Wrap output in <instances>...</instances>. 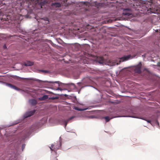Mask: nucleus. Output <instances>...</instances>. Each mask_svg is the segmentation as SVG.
Segmentation results:
<instances>
[{
  "label": "nucleus",
  "mask_w": 160,
  "mask_h": 160,
  "mask_svg": "<svg viewBox=\"0 0 160 160\" xmlns=\"http://www.w3.org/2000/svg\"><path fill=\"white\" fill-rule=\"evenodd\" d=\"M142 66V64L141 62H139L137 65L134 66L133 69L135 72L140 73L141 72V68Z\"/></svg>",
  "instance_id": "f257e3e1"
},
{
  "label": "nucleus",
  "mask_w": 160,
  "mask_h": 160,
  "mask_svg": "<svg viewBox=\"0 0 160 160\" xmlns=\"http://www.w3.org/2000/svg\"><path fill=\"white\" fill-rule=\"evenodd\" d=\"M96 61L100 64H103L104 62V60L102 57H98L96 58Z\"/></svg>",
  "instance_id": "f03ea898"
},
{
  "label": "nucleus",
  "mask_w": 160,
  "mask_h": 160,
  "mask_svg": "<svg viewBox=\"0 0 160 160\" xmlns=\"http://www.w3.org/2000/svg\"><path fill=\"white\" fill-rule=\"evenodd\" d=\"M35 112H36V110H33L31 111L30 112H27L26 113V114L25 116V118H27L30 117L32 115H33L34 114V113H35Z\"/></svg>",
  "instance_id": "7ed1b4c3"
},
{
  "label": "nucleus",
  "mask_w": 160,
  "mask_h": 160,
  "mask_svg": "<svg viewBox=\"0 0 160 160\" xmlns=\"http://www.w3.org/2000/svg\"><path fill=\"white\" fill-rule=\"evenodd\" d=\"M6 85L8 87L16 90H20V89L18 88H17L15 86H14L11 84L7 83Z\"/></svg>",
  "instance_id": "20e7f679"
},
{
  "label": "nucleus",
  "mask_w": 160,
  "mask_h": 160,
  "mask_svg": "<svg viewBox=\"0 0 160 160\" xmlns=\"http://www.w3.org/2000/svg\"><path fill=\"white\" fill-rule=\"evenodd\" d=\"M33 63L30 61H27L24 62V65L26 66H29L33 65Z\"/></svg>",
  "instance_id": "39448f33"
},
{
  "label": "nucleus",
  "mask_w": 160,
  "mask_h": 160,
  "mask_svg": "<svg viewBox=\"0 0 160 160\" xmlns=\"http://www.w3.org/2000/svg\"><path fill=\"white\" fill-rule=\"evenodd\" d=\"M52 6L56 8H59L61 6V4L59 2H55L52 4Z\"/></svg>",
  "instance_id": "423d86ee"
},
{
  "label": "nucleus",
  "mask_w": 160,
  "mask_h": 160,
  "mask_svg": "<svg viewBox=\"0 0 160 160\" xmlns=\"http://www.w3.org/2000/svg\"><path fill=\"white\" fill-rule=\"evenodd\" d=\"M29 102L32 105H35L37 103V101L34 99L30 100Z\"/></svg>",
  "instance_id": "0eeeda50"
},
{
  "label": "nucleus",
  "mask_w": 160,
  "mask_h": 160,
  "mask_svg": "<svg viewBox=\"0 0 160 160\" xmlns=\"http://www.w3.org/2000/svg\"><path fill=\"white\" fill-rule=\"evenodd\" d=\"M129 58L128 56H126L124 57H122L120 58V62H123L128 60Z\"/></svg>",
  "instance_id": "6e6552de"
},
{
  "label": "nucleus",
  "mask_w": 160,
  "mask_h": 160,
  "mask_svg": "<svg viewBox=\"0 0 160 160\" xmlns=\"http://www.w3.org/2000/svg\"><path fill=\"white\" fill-rule=\"evenodd\" d=\"M48 98V96L47 95H44L42 97L39 98V99L40 100H44L47 99Z\"/></svg>",
  "instance_id": "1a4fd4ad"
},
{
  "label": "nucleus",
  "mask_w": 160,
  "mask_h": 160,
  "mask_svg": "<svg viewBox=\"0 0 160 160\" xmlns=\"http://www.w3.org/2000/svg\"><path fill=\"white\" fill-rule=\"evenodd\" d=\"M48 82L49 83H51L53 84L52 86H53L54 85H55V83L57 84V86L58 87L59 86H60L59 84V82L58 81H55V82H52V81H49Z\"/></svg>",
  "instance_id": "9d476101"
},
{
  "label": "nucleus",
  "mask_w": 160,
  "mask_h": 160,
  "mask_svg": "<svg viewBox=\"0 0 160 160\" xmlns=\"http://www.w3.org/2000/svg\"><path fill=\"white\" fill-rule=\"evenodd\" d=\"M74 118V116H72L70 118L68 119V120H66L65 121V126L66 127V126L67 125V123L70 120L72 119H73V118Z\"/></svg>",
  "instance_id": "9b49d317"
},
{
  "label": "nucleus",
  "mask_w": 160,
  "mask_h": 160,
  "mask_svg": "<svg viewBox=\"0 0 160 160\" xmlns=\"http://www.w3.org/2000/svg\"><path fill=\"white\" fill-rule=\"evenodd\" d=\"M104 118L105 119L106 121L107 122H108L110 119L108 116L104 117Z\"/></svg>",
  "instance_id": "f8f14e48"
},
{
  "label": "nucleus",
  "mask_w": 160,
  "mask_h": 160,
  "mask_svg": "<svg viewBox=\"0 0 160 160\" xmlns=\"http://www.w3.org/2000/svg\"><path fill=\"white\" fill-rule=\"evenodd\" d=\"M75 110H77L79 111H83V110H85V109H80L78 108V107H75Z\"/></svg>",
  "instance_id": "ddd939ff"
},
{
  "label": "nucleus",
  "mask_w": 160,
  "mask_h": 160,
  "mask_svg": "<svg viewBox=\"0 0 160 160\" xmlns=\"http://www.w3.org/2000/svg\"><path fill=\"white\" fill-rule=\"evenodd\" d=\"M25 146V144H24L22 145V151L24 149Z\"/></svg>",
  "instance_id": "4468645a"
},
{
  "label": "nucleus",
  "mask_w": 160,
  "mask_h": 160,
  "mask_svg": "<svg viewBox=\"0 0 160 160\" xmlns=\"http://www.w3.org/2000/svg\"><path fill=\"white\" fill-rule=\"evenodd\" d=\"M41 71L44 73H48L49 72V71L46 70H41Z\"/></svg>",
  "instance_id": "2eb2a0df"
},
{
  "label": "nucleus",
  "mask_w": 160,
  "mask_h": 160,
  "mask_svg": "<svg viewBox=\"0 0 160 160\" xmlns=\"http://www.w3.org/2000/svg\"><path fill=\"white\" fill-rule=\"evenodd\" d=\"M142 119L143 120H144L148 122V123H151V120H147L146 119H145L144 118H142Z\"/></svg>",
  "instance_id": "dca6fc26"
},
{
  "label": "nucleus",
  "mask_w": 160,
  "mask_h": 160,
  "mask_svg": "<svg viewBox=\"0 0 160 160\" xmlns=\"http://www.w3.org/2000/svg\"><path fill=\"white\" fill-rule=\"evenodd\" d=\"M56 90H62V89L61 88H56L55 89Z\"/></svg>",
  "instance_id": "f3484780"
},
{
  "label": "nucleus",
  "mask_w": 160,
  "mask_h": 160,
  "mask_svg": "<svg viewBox=\"0 0 160 160\" xmlns=\"http://www.w3.org/2000/svg\"><path fill=\"white\" fill-rule=\"evenodd\" d=\"M53 146H54V145H51V147L50 148V149L52 151H53V150L52 149V148H53Z\"/></svg>",
  "instance_id": "a211bd4d"
},
{
  "label": "nucleus",
  "mask_w": 160,
  "mask_h": 160,
  "mask_svg": "<svg viewBox=\"0 0 160 160\" xmlns=\"http://www.w3.org/2000/svg\"><path fill=\"white\" fill-rule=\"evenodd\" d=\"M155 32H158V29L155 30Z\"/></svg>",
  "instance_id": "6ab92c4d"
},
{
  "label": "nucleus",
  "mask_w": 160,
  "mask_h": 160,
  "mask_svg": "<svg viewBox=\"0 0 160 160\" xmlns=\"http://www.w3.org/2000/svg\"><path fill=\"white\" fill-rule=\"evenodd\" d=\"M151 13H155V12H153V11H151Z\"/></svg>",
  "instance_id": "aec40b11"
},
{
  "label": "nucleus",
  "mask_w": 160,
  "mask_h": 160,
  "mask_svg": "<svg viewBox=\"0 0 160 160\" xmlns=\"http://www.w3.org/2000/svg\"><path fill=\"white\" fill-rule=\"evenodd\" d=\"M5 47H6V46H5H5H4V48H5Z\"/></svg>",
  "instance_id": "412c9836"
},
{
  "label": "nucleus",
  "mask_w": 160,
  "mask_h": 160,
  "mask_svg": "<svg viewBox=\"0 0 160 160\" xmlns=\"http://www.w3.org/2000/svg\"><path fill=\"white\" fill-rule=\"evenodd\" d=\"M159 31H160V30H159Z\"/></svg>",
  "instance_id": "4be33fe9"
}]
</instances>
